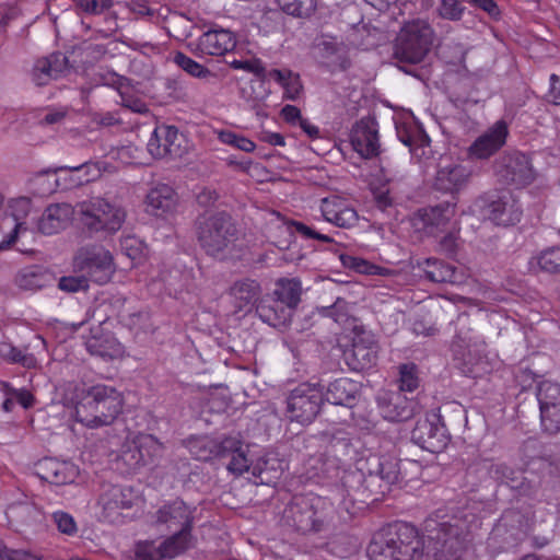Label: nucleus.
Listing matches in <instances>:
<instances>
[{
  "label": "nucleus",
  "mask_w": 560,
  "mask_h": 560,
  "mask_svg": "<svg viewBox=\"0 0 560 560\" xmlns=\"http://www.w3.org/2000/svg\"><path fill=\"white\" fill-rule=\"evenodd\" d=\"M382 464V469H380L376 483L374 486V488H377L375 492L381 494L389 491L392 485L405 478L402 476V469H407V465L415 469L417 474L420 472L421 469V466L417 460H396L389 456H384Z\"/></svg>",
  "instance_id": "28"
},
{
  "label": "nucleus",
  "mask_w": 560,
  "mask_h": 560,
  "mask_svg": "<svg viewBox=\"0 0 560 560\" xmlns=\"http://www.w3.org/2000/svg\"><path fill=\"white\" fill-rule=\"evenodd\" d=\"M289 228L292 233H296L305 240L312 238V240L320 241L323 243H332L334 242V238L330 237L329 235L319 233V232L315 231L313 228H311L300 221L291 220L289 222Z\"/></svg>",
  "instance_id": "52"
},
{
  "label": "nucleus",
  "mask_w": 560,
  "mask_h": 560,
  "mask_svg": "<svg viewBox=\"0 0 560 560\" xmlns=\"http://www.w3.org/2000/svg\"><path fill=\"white\" fill-rule=\"evenodd\" d=\"M84 343L90 354L104 360L118 359L125 353L122 343L110 331H106L103 324L91 328Z\"/></svg>",
  "instance_id": "21"
},
{
  "label": "nucleus",
  "mask_w": 560,
  "mask_h": 560,
  "mask_svg": "<svg viewBox=\"0 0 560 560\" xmlns=\"http://www.w3.org/2000/svg\"><path fill=\"white\" fill-rule=\"evenodd\" d=\"M351 351L360 369L370 368L376 362L377 347L373 341H371L369 346H364L360 341H354Z\"/></svg>",
  "instance_id": "44"
},
{
  "label": "nucleus",
  "mask_w": 560,
  "mask_h": 560,
  "mask_svg": "<svg viewBox=\"0 0 560 560\" xmlns=\"http://www.w3.org/2000/svg\"><path fill=\"white\" fill-rule=\"evenodd\" d=\"M280 9L296 18L308 16L315 9L314 0H276Z\"/></svg>",
  "instance_id": "46"
},
{
  "label": "nucleus",
  "mask_w": 560,
  "mask_h": 560,
  "mask_svg": "<svg viewBox=\"0 0 560 560\" xmlns=\"http://www.w3.org/2000/svg\"><path fill=\"white\" fill-rule=\"evenodd\" d=\"M235 34L226 28L211 27L198 38L196 50L200 56H224L236 46Z\"/></svg>",
  "instance_id": "22"
},
{
  "label": "nucleus",
  "mask_w": 560,
  "mask_h": 560,
  "mask_svg": "<svg viewBox=\"0 0 560 560\" xmlns=\"http://www.w3.org/2000/svg\"><path fill=\"white\" fill-rule=\"evenodd\" d=\"M537 400L539 410H546L550 407L560 406V384L551 381H541L537 387Z\"/></svg>",
  "instance_id": "42"
},
{
  "label": "nucleus",
  "mask_w": 560,
  "mask_h": 560,
  "mask_svg": "<svg viewBox=\"0 0 560 560\" xmlns=\"http://www.w3.org/2000/svg\"><path fill=\"white\" fill-rule=\"evenodd\" d=\"M508 137V124L502 119L495 121L468 147L467 158L477 161L490 159L504 147Z\"/></svg>",
  "instance_id": "15"
},
{
  "label": "nucleus",
  "mask_w": 560,
  "mask_h": 560,
  "mask_svg": "<svg viewBox=\"0 0 560 560\" xmlns=\"http://www.w3.org/2000/svg\"><path fill=\"white\" fill-rule=\"evenodd\" d=\"M162 453L163 444L154 435L139 433L124 445L120 457L129 470L136 471L153 464Z\"/></svg>",
  "instance_id": "12"
},
{
  "label": "nucleus",
  "mask_w": 560,
  "mask_h": 560,
  "mask_svg": "<svg viewBox=\"0 0 560 560\" xmlns=\"http://www.w3.org/2000/svg\"><path fill=\"white\" fill-rule=\"evenodd\" d=\"M427 279L436 283H455L457 281L456 269L438 258H428L423 264Z\"/></svg>",
  "instance_id": "37"
},
{
  "label": "nucleus",
  "mask_w": 560,
  "mask_h": 560,
  "mask_svg": "<svg viewBox=\"0 0 560 560\" xmlns=\"http://www.w3.org/2000/svg\"><path fill=\"white\" fill-rule=\"evenodd\" d=\"M418 141L409 149L411 155L421 159H429L431 155L430 138L425 133H419L417 137Z\"/></svg>",
  "instance_id": "61"
},
{
  "label": "nucleus",
  "mask_w": 560,
  "mask_h": 560,
  "mask_svg": "<svg viewBox=\"0 0 560 560\" xmlns=\"http://www.w3.org/2000/svg\"><path fill=\"white\" fill-rule=\"evenodd\" d=\"M66 167L37 172V194L47 196L57 190L70 189Z\"/></svg>",
  "instance_id": "35"
},
{
  "label": "nucleus",
  "mask_w": 560,
  "mask_h": 560,
  "mask_svg": "<svg viewBox=\"0 0 560 560\" xmlns=\"http://www.w3.org/2000/svg\"><path fill=\"white\" fill-rule=\"evenodd\" d=\"M174 62L180 67L183 70H185L187 73L191 74L196 78H203L209 73V70L185 55L184 52H176L174 56Z\"/></svg>",
  "instance_id": "51"
},
{
  "label": "nucleus",
  "mask_w": 560,
  "mask_h": 560,
  "mask_svg": "<svg viewBox=\"0 0 560 560\" xmlns=\"http://www.w3.org/2000/svg\"><path fill=\"white\" fill-rule=\"evenodd\" d=\"M218 139L221 143L233 147L246 153H252L256 149V143L253 140L231 130L219 131Z\"/></svg>",
  "instance_id": "45"
},
{
  "label": "nucleus",
  "mask_w": 560,
  "mask_h": 560,
  "mask_svg": "<svg viewBox=\"0 0 560 560\" xmlns=\"http://www.w3.org/2000/svg\"><path fill=\"white\" fill-rule=\"evenodd\" d=\"M225 440L234 442L231 447L223 448L220 456V459L229 458V471L237 476L250 471L253 476L261 478L262 469L259 465H253V459L248 456V445L237 436H225Z\"/></svg>",
  "instance_id": "23"
},
{
  "label": "nucleus",
  "mask_w": 560,
  "mask_h": 560,
  "mask_svg": "<svg viewBox=\"0 0 560 560\" xmlns=\"http://www.w3.org/2000/svg\"><path fill=\"white\" fill-rule=\"evenodd\" d=\"M0 390L3 395H13L14 399L24 408H30L33 405V395L25 388L15 389L5 382H0Z\"/></svg>",
  "instance_id": "58"
},
{
  "label": "nucleus",
  "mask_w": 560,
  "mask_h": 560,
  "mask_svg": "<svg viewBox=\"0 0 560 560\" xmlns=\"http://www.w3.org/2000/svg\"><path fill=\"white\" fill-rule=\"evenodd\" d=\"M383 457L377 454H370L368 457L358 460V470L363 476L365 488L373 490L380 469H382Z\"/></svg>",
  "instance_id": "41"
},
{
  "label": "nucleus",
  "mask_w": 560,
  "mask_h": 560,
  "mask_svg": "<svg viewBox=\"0 0 560 560\" xmlns=\"http://www.w3.org/2000/svg\"><path fill=\"white\" fill-rule=\"evenodd\" d=\"M25 515L28 518L31 517L30 506L23 504L11 505L5 512L8 525L19 530V518Z\"/></svg>",
  "instance_id": "62"
},
{
  "label": "nucleus",
  "mask_w": 560,
  "mask_h": 560,
  "mask_svg": "<svg viewBox=\"0 0 560 560\" xmlns=\"http://www.w3.org/2000/svg\"><path fill=\"white\" fill-rule=\"evenodd\" d=\"M417 406V401L397 393L390 397L385 406L384 417L394 422L406 421L413 417Z\"/></svg>",
  "instance_id": "34"
},
{
  "label": "nucleus",
  "mask_w": 560,
  "mask_h": 560,
  "mask_svg": "<svg viewBox=\"0 0 560 560\" xmlns=\"http://www.w3.org/2000/svg\"><path fill=\"white\" fill-rule=\"evenodd\" d=\"M270 78L282 86L284 98L296 100L300 96L302 83L299 74L287 69H273Z\"/></svg>",
  "instance_id": "39"
},
{
  "label": "nucleus",
  "mask_w": 560,
  "mask_h": 560,
  "mask_svg": "<svg viewBox=\"0 0 560 560\" xmlns=\"http://www.w3.org/2000/svg\"><path fill=\"white\" fill-rule=\"evenodd\" d=\"M0 354L12 363H19L28 369L35 366V358L32 354H24L22 350L10 343L0 345Z\"/></svg>",
  "instance_id": "50"
},
{
  "label": "nucleus",
  "mask_w": 560,
  "mask_h": 560,
  "mask_svg": "<svg viewBox=\"0 0 560 560\" xmlns=\"http://www.w3.org/2000/svg\"><path fill=\"white\" fill-rule=\"evenodd\" d=\"M433 38L434 31L428 22L422 20L407 22L396 38L394 56L401 62L419 63L431 50Z\"/></svg>",
  "instance_id": "5"
},
{
  "label": "nucleus",
  "mask_w": 560,
  "mask_h": 560,
  "mask_svg": "<svg viewBox=\"0 0 560 560\" xmlns=\"http://www.w3.org/2000/svg\"><path fill=\"white\" fill-rule=\"evenodd\" d=\"M397 137L401 143L409 149L418 141L417 137L419 133H424L422 130L417 128L407 127L405 125L396 127Z\"/></svg>",
  "instance_id": "63"
},
{
  "label": "nucleus",
  "mask_w": 560,
  "mask_h": 560,
  "mask_svg": "<svg viewBox=\"0 0 560 560\" xmlns=\"http://www.w3.org/2000/svg\"><path fill=\"white\" fill-rule=\"evenodd\" d=\"M148 151L154 159L176 160L188 152V140L175 126L158 125L148 141Z\"/></svg>",
  "instance_id": "11"
},
{
  "label": "nucleus",
  "mask_w": 560,
  "mask_h": 560,
  "mask_svg": "<svg viewBox=\"0 0 560 560\" xmlns=\"http://www.w3.org/2000/svg\"><path fill=\"white\" fill-rule=\"evenodd\" d=\"M537 264L545 272H560V246H552L541 250L537 256Z\"/></svg>",
  "instance_id": "47"
},
{
  "label": "nucleus",
  "mask_w": 560,
  "mask_h": 560,
  "mask_svg": "<svg viewBox=\"0 0 560 560\" xmlns=\"http://www.w3.org/2000/svg\"><path fill=\"white\" fill-rule=\"evenodd\" d=\"M68 69V58L61 52H54L49 57L38 60L37 70L49 78L57 79Z\"/></svg>",
  "instance_id": "43"
},
{
  "label": "nucleus",
  "mask_w": 560,
  "mask_h": 560,
  "mask_svg": "<svg viewBox=\"0 0 560 560\" xmlns=\"http://www.w3.org/2000/svg\"><path fill=\"white\" fill-rule=\"evenodd\" d=\"M74 209L70 203H55L46 208L37 221V231L51 235L65 230L72 221Z\"/></svg>",
  "instance_id": "27"
},
{
  "label": "nucleus",
  "mask_w": 560,
  "mask_h": 560,
  "mask_svg": "<svg viewBox=\"0 0 560 560\" xmlns=\"http://www.w3.org/2000/svg\"><path fill=\"white\" fill-rule=\"evenodd\" d=\"M190 541L191 533L183 530L173 532V534L159 546L163 559H173L185 552Z\"/></svg>",
  "instance_id": "40"
},
{
  "label": "nucleus",
  "mask_w": 560,
  "mask_h": 560,
  "mask_svg": "<svg viewBox=\"0 0 560 560\" xmlns=\"http://www.w3.org/2000/svg\"><path fill=\"white\" fill-rule=\"evenodd\" d=\"M98 505L103 522L120 525L141 515L143 499L131 487L112 486L100 495Z\"/></svg>",
  "instance_id": "4"
},
{
  "label": "nucleus",
  "mask_w": 560,
  "mask_h": 560,
  "mask_svg": "<svg viewBox=\"0 0 560 560\" xmlns=\"http://www.w3.org/2000/svg\"><path fill=\"white\" fill-rule=\"evenodd\" d=\"M89 280L82 273L80 276L61 277L58 283L60 290L66 292H79L89 289Z\"/></svg>",
  "instance_id": "55"
},
{
  "label": "nucleus",
  "mask_w": 560,
  "mask_h": 560,
  "mask_svg": "<svg viewBox=\"0 0 560 560\" xmlns=\"http://www.w3.org/2000/svg\"><path fill=\"white\" fill-rule=\"evenodd\" d=\"M103 167L100 162H85L78 166L66 167L70 189L98 179Z\"/></svg>",
  "instance_id": "36"
},
{
  "label": "nucleus",
  "mask_w": 560,
  "mask_h": 560,
  "mask_svg": "<svg viewBox=\"0 0 560 560\" xmlns=\"http://www.w3.org/2000/svg\"><path fill=\"white\" fill-rule=\"evenodd\" d=\"M466 8L459 0H440L438 15L447 21L457 22L462 20Z\"/></svg>",
  "instance_id": "49"
},
{
  "label": "nucleus",
  "mask_w": 560,
  "mask_h": 560,
  "mask_svg": "<svg viewBox=\"0 0 560 560\" xmlns=\"http://www.w3.org/2000/svg\"><path fill=\"white\" fill-rule=\"evenodd\" d=\"M51 518L60 533L68 536L77 534L78 526L71 514L63 511H56L52 513Z\"/></svg>",
  "instance_id": "54"
},
{
  "label": "nucleus",
  "mask_w": 560,
  "mask_h": 560,
  "mask_svg": "<svg viewBox=\"0 0 560 560\" xmlns=\"http://www.w3.org/2000/svg\"><path fill=\"white\" fill-rule=\"evenodd\" d=\"M481 200L485 215L495 225L510 226L521 221V205L510 190L488 191Z\"/></svg>",
  "instance_id": "10"
},
{
  "label": "nucleus",
  "mask_w": 560,
  "mask_h": 560,
  "mask_svg": "<svg viewBox=\"0 0 560 560\" xmlns=\"http://www.w3.org/2000/svg\"><path fill=\"white\" fill-rule=\"evenodd\" d=\"M419 386L418 368L415 363H405L399 366V389L412 393Z\"/></svg>",
  "instance_id": "48"
},
{
  "label": "nucleus",
  "mask_w": 560,
  "mask_h": 560,
  "mask_svg": "<svg viewBox=\"0 0 560 560\" xmlns=\"http://www.w3.org/2000/svg\"><path fill=\"white\" fill-rule=\"evenodd\" d=\"M319 209L324 220L338 228L350 229L359 220L352 203L340 196L332 195L322 199Z\"/></svg>",
  "instance_id": "20"
},
{
  "label": "nucleus",
  "mask_w": 560,
  "mask_h": 560,
  "mask_svg": "<svg viewBox=\"0 0 560 560\" xmlns=\"http://www.w3.org/2000/svg\"><path fill=\"white\" fill-rule=\"evenodd\" d=\"M95 385L88 388L75 385L70 398L74 405V418L78 422L88 428H97V406L95 397Z\"/></svg>",
  "instance_id": "24"
},
{
  "label": "nucleus",
  "mask_w": 560,
  "mask_h": 560,
  "mask_svg": "<svg viewBox=\"0 0 560 560\" xmlns=\"http://www.w3.org/2000/svg\"><path fill=\"white\" fill-rule=\"evenodd\" d=\"M472 170L462 163H450L440 166L434 177V188L438 191L456 195L463 191L469 184Z\"/></svg>",
  "instance_id": "18"
},
{
  "label": "nucleus",
  "mask_w": 560,
  "mask_h": 560,
  "mask_svg": "<svg viewBox=\"0 0 560 560\" xmlns=\"http://www.w3.org/2000/svg\"><path fill=\"white\" fill-rule=\"evenodd\" d=\"M301 281L298 279H279L276 282L275 295L277 301L290 308L298 306L301 300Z\"/></svg>",
  "instance_id": "38"
},
{
  "label": "nucleus",
  "mask_w": 560,
  "mask_h": 560,
  "mask_svg": "<svg viewBox=\"0 0 560 560\" xmlns=\"http://www.w3.org/2000/svg\"><path fill=\"white\" fill-rule=\"evenodd\" d=\"M233 443V441L225 440V438L217 440L209 436H198L189 441L188 447L198 460L207 462L214 458L220 459L222 450L226 446L231 447Z\"/></svg>",
  "instance_id": "32"
},
{
  "label": "nucleus",
  "mask_w": 560,
  "mask_h": 560,
  "mask_svg": "<svg viewBox=\"0 0 560 560\" xmlns=\"http://www.w3.org/2000/svg\"><path fill=\"white\" fill-rule=\"evenodd\" d=\"M424 536L406 522H398L376 534L368 547L370 560H420L423 553L433 560H459L464 539L459 528L429 517Z\"/></svg>",
  "instance_id": "1"
},
{
  "label": "nucleus",
  "mask_w": 560,
  "mask_h": 560,
  "mask_svg": "<svg viewBox=\"0 0 560 560\" xmlns=\"http://www.w3.org/2000/svg\"><path fill=\"white\" fill-rule=\"evenodd\" d=\"M79 9L89 14H102L112 8L114 0H73Z\"/></svg>",
  "instance_id": "59"
},
{
  "label": "nucleus",
  "mask_w": 560,
  "mask_h": 560,
  "mask_svg": "<svg viewBox=\"0 0 560 560\" xmlns=\"http://www.w3.org/2000/svg\"><path fill=\"white\" fill-rule=\"evenodd\" d=\"M456 203L444 201L436 206L419 209L416 220L422 224L425 233H434L435 230H443L450 220L455 215Z\"/></svg>",
  "instance_id": "29"
},
{
  "label": "nucleus",
  "mask_w": 560,
  "mask_h": 560,
  "mask_svg": "<svg viewBox=\"0 0 560 560\" xmlns=\"http://www.w3.org/2000/svg\"><path fill=\"white\" fill-rule=\"evenodd\" d=\"M540 421L544 431L549 434L560 432V406L559 408L550 407L546 410H540Z\"/></svg>",
  "instance_id": "53"
},
{
  "label": "nucleus",
  "mask_w": 560,
  "mask_h": 560,
  "mask_svg": "<svg viewBox=\"0 0 560 560\" xmlns=\"http://www.w3.org/2000/svg\"><path fill=\"white\" fill-rule=\"evenodd\" d=\"M352 148L364 159H371L380 154L378 133L375 128L364 121H360L351 131Z\"/></svg>",
  "instance_id": "31"
},
{
  "label": "nucleus",
  "mask_w": 560,
  "mask_h": 560,
  "mask_svg": "<svg viewBox=\"0 0 560 560\" xmlns=\"http://www.w3.org/2000/svg\"><path fill=\"white\" fill-rule=\"evenodd\" d=\"M34 221L31 198L19 197L10 200L0 221V233L3 235L0 242V250L16 244V248L21 253L33 254L32 245L35 242Z\"/></svg>",
  "instance_id": "3"
},
{
  "label": "nucleus",
  "mask_w": 560,
  "mask_h": 560,
  "mask_svg": "<svg viewBox=\"0 0 560 560\" xmlns=\"http://www.w3.org/2000/svg\"><path fill=\"white\" fill-rule=\"evenodd\" d=\"M236 235V228L226 212L206 213L198 218L197 236L201 247L209 255L224 250Z\"/></svg>",
  "instance_id": "6"
},
{
  "label": "nucleus",
  "mask_w": 560,
  "mask_h": 560,
  "mask_svg": "<svg viewBox=\"0 0 560 560\" xmlns=\"http://www.w3.org/2000/svg\"><path fill=\"white\" fill-rule=\"evenodd\" d=\"M228 294L235 313H248L260 299L261 287L256 280L243 279L235 281L229 289Z\"/></svg>",
  "instance_id": "26"
},
{
  "label": "nucleus",
  "mask_w": 560,
  "mask_h": 560,
  "mask_svg": "<svg viewBox=\"0 0 560 560\" xmlns=\"http://www.w3.org/2000/svg\"><path fill=\"white\" fill-rule=\"evenodd\" d=\"M485 343L481 341L466 342L462 337L457 336L452 343V352L456 368L465 376L477 378L486 374L488 362L482 357Z\"/></svg>",
  "instance_id": "13"
},
{
  "label": "nucleus",
  "mask_w": 560,
  "mask_h": 560,
  "mask_svg": "<svg viewBox=\"0 0 560 560\" xmlns=\"http://www.w3.org/2000/svg\"><path fill=\"white\" fill-rule=\"evenodd\" d=\"M337 510L330 499L315 493L294 495L284 510V520L300 534L330 530L336 523Z\"/></svg>",
  "instance_id": "2"
},
{
  "label": "nucleus",
  "mask_w": 560,
  "mask_h": 560,
  "mask_svg": "<svg viewBox=\"0 0 560 560\" xmlns=\"http://www.w3.org/2000/svg\"><path fill=\"white\" fill-rule=\"evenodd\" d=\"M121 250L132 260L141 257L145 249V245L136 236H125L120 241Z\"/></svg>",
  "instance_id": "57"
},
{
  "label": "nucleus",
  "mask_w": 560,
  "mask_h": 560,
  "mask_svg": "<svg viewBox=\"0 0 560 560\" xmlns=\"http://www.w3.org/2000/svg\"><path fill=\"white\" fill-rule=\"evenodd\" d=\"M95 397L97 406V428L108 425L117 418L122 409V397L120 393L104 384L95 385Z\"/></svg>",
  "instance_id": "25"
},
{
  "label": "nucleus",
  "mask_w": 560,
  "mask_h": 560,
  "mask_svg": "<svg viewBox=\"0 0 560 560\" xmlns=\"http://www.w3.org/2000/svg\"><path fill=\"white\" fill-rule=\"evenodd\" d=\"M495 171L501 180L518 188L530 185L536 178L530 158L520 151L502 155L497 162Z\"/></svg>",
  "instance_id": "14"
},
{
  "label": "nucleus",
  "mask_w": 560,
  "mask_h": 560,
  "mask_svg": "<svg viewBox=\"0 0 560 560\" xmlns=\"http://www.w3.org/2000/svg\"><path fill=\"white\" fill-rule=\"evenodd\" d=\"M73 269L89 281L106 284L115 273L114 257L101 245L82 246L73 257Z\"/></svg>",
  "instance_id": "8"
},
{
  "label": "nucleus",
  "mask_w": 560,
  "mask_h": 560,
  "mask_svg": "<svg viewBox=\"0 0 560 560\" xmlns=\"http://www.w3.org/2000/svg\"><path fill=\"white\" fill-rule=\"evenodd\" d=\"M80 220L83 226L91 233L117 232L126 219L122 208L108 202L102 197H93L78 205Z\"/></svg>",
  "instance_id": "7"
},
{
  "label": "nucleus",
  "mask_w": 560,
  "mask_h": 560,
  "mask_svg": "<svg viewBox=\"0 0 560 560\" xmlns=\"http://www.w3.org/2000/svg\"><path fill=\"white\" fill-rule=\"evenodd\" d=\"M196 508H191L182 499L166 502L156 511V523L170 532L191 533Z\"/></svg>",
  "instance_id": "17"
},
{
  "label": "nucleus",
  "mask_w": 560,
  "mask_h": 560,
  "mask_svg": "<svg viewBox=\"0 0 560 560\" xmlns=\"http://www.w3.org/2000/svg\"><path fill=\"white\" fill-rule=\"evenodd\" d=\"M178 197L176 191L166 184L151 188L145 197V210L155 217H164L175 211Z\"/></svg>",
  "instance_id": "30"
},
{
  "label": "nucleus",
  "mask_w": 560,
  "mask_h": 560,
  "mask_svg": "<svg viewBox=\"0 0 560 560\" xmlns=\"http://www.w3.org/2000/svg\"><path fill=\"white\" fill-rule=\"evenodd\" d=\"M411 440L415 444L430 453H439L447 444V435L443 425L439 424L436 415L419 418L411 431Z\"/></svg>",
  "instance_id": "16"
},
{
  "label": "nucleus",
  "mask_w": 560,
  "mask_h": 560,
  "mask_svg": "<svg viewBox=\"0 0 560 560\" xmlns=\"http://www.w3.org/2000/svg\"><path fill=\"white\" fill-rule=\"evenodd\" d=\"M0 560H35L33 555L21 551V550H10L5 547V545L0 540Z\"/></svg>",
  "instance_id": "64"
},
{
  "label": "nucleus",
  "mask_w": 560,
  "mask_h": 560,
  "mask_svg": "<svg viewBox=\"0 0 560 560\" xmlns=\"http://www.w3.org/2000/svg\"><path fill=\"white\" fill-rule=\"evenodd\" d=\"M80 475V468L73 462L45 457L37 460V477L50 485L73 483Z\"/></svg>",
  "instance_id": "19"
},
{
  "label": "nucleus",
  "mask_w": 560,
  "mask_h": 560,
  "mask_svg": "<svg viewBox=\"0 0 560 560\" xmlns=\"http://www.w3.org/2000/svg\"><path fill=\"white\" fill-rule=\"evenodd\" d=\"M489 475L491 478L509 485L510 481H514L516 478L514 477L515 470L510 468L504 463H493L488 468Z\"/></svg>",
  "instance_id": "60"
},
{
  "label": "nucleus",
  "mask_w": 560,
  "mask_h": 560,
  "mask_svg": "<svg viewBox=\"0 0 560 560\" xmlns=\"http://www.w3.org/2000/svg\"><path fill=\"white\" fill-rule=\"evenodd\" d=\"M135 560H164L160 548L153 541H139L135 549Z\"/></svg>",
  "instance_id": "56"
},
{
  "label": "nucleus",
  "mask_w": 560,
  "mask_h": 560,
  "mask_svg": "<svg viewBox=\"0 0 560 560\" xmlns=\"http://www.w3.org/2000/svg\"><path fill=\"white\" fill-rule=\"evenodd\" d=\"M324 402L323 389L317 385L302 383L287 398V415L291 421L311 423Z\"/></svg>",
  "instance_id": "9"
},
{
  "label": "nucleus",
  "mask_w": 560,
  "mask_h": 560,
  "mask_svg": "<svg viewBox=\"0 0 560 560\" xmlns=\"http://www.w3.org/2000/svg\"><path fill=\"white\" fill-rule=\"evenodd\" d=\"M358 390L357 382L348 377H340L328 385L325 398L332 405L351 406Z\"/></svg>",
  "instance_id": "33"
}]
</instances>
